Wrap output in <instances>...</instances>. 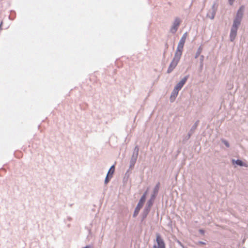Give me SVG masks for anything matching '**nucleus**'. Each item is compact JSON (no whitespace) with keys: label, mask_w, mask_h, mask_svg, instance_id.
<instances>
[{"label":"nucleus","mask_w":248,"mask_h":248,"mask_svg":"<svg viewBox=\"0 0 248 248\" xmlns=\"http://www.w3.org/2000/svg\"><path fill=\"white\" fill-rule=\"evenodd\" d=\"M148 190H147L145 192L143 193V194L142 195V196L140 197V201L137 205L134 213L133 214V217H136L139 214V213L140 210V209L142 207L145 200H146V197L147 193Z\"/></svg>","instance_id":"1"},{"label":"nucleus","mask_w":248,"mask_h":248,"mask_svg":"<svg viewBox=\"0 0 248 248\" xmlns=\"http://www.w3.org/2000/svg\"><path fill=\"white\" fill-rule=\"evenodd\" d=\"M245 7L244 5H241L237 11L236 16L233 20V22L237 23L239 24H241L242 18L243 16L244 12L245 11Z\"/></svg>","instance_id":"2"},{"label":"nucleus","mask_w":248,"mask_h":248,"mask_svg":"<svg viewBox=\"0 0 248 248\" xmlns=\"http://www.w3.org/2000/svg\"><path fill=\"white\" fill-rule=\"evenodd\" d=\"M240 25V24L233 22L232 26L231 28L230 33V41L231 42H233L234 40L235 37L237 35L238 26Z\"/></svg>","instance_id":"3"},{"label":"nucleus","mask_w":248,"mask_h":248,"mask_svg":"<svg viewBox=\"0 0 248 248\" xmlns=\"http://www.w3.org/2000/svg\"><path fill=\"white\" fill-rule=\"evenodd\" d=\"M199 121L197 120L194 124L192 125L191 128H190L189 131L188 132L187 135L186 136L184 139H183V142L185 143L186 141H187L191 137V135L194 133L195 130L196 129L199 124Z\"/></svg>","instance_id":"4"},{"label":"nucleus","mask_w":248,"mask_h":248,"mask_svg":"<svg viewBox=\"0 0 248 248\" xmlns=\"http://www.w3.org/2000/svg\"><path fill=\"white\" fill-rule=\"evenodd\" d=\"M180 60V58H177L175 56H174L172 60L171 61L170 63V65L167 69V73L168 74L170 73L176 67L179 61Z\"/></svg>","instance_id":"5"},{"label":"nucleus","mask_w":248,"mask_h":248,"mask_svg":"<svg viewBox=\"0 0 248 248\" xmlns=\"http://www.w3.org/2000/svg\"><path fill=\"white\" fill-rule=\"evenodd\" d=\"M156 242L157 245H154L153 248H165L164 241L161 237L160 234L157 233L156 236Z\"/></svg>","instance_id":"6"},{"label":"nucleus","mask_w":248,"mask_h":248,"mask_svg":"<svg viewBox=\"0 0 248 248\" xmlns=\"http://www.w3.org/2000/svg\"><path fill=\"white\" fill-rule=\"evenodd\" d=\"M115 171V166L114 165H112L109 168L107 174L106 176L104 183L105 184H107L110 181V179L112 178L113 174L114 173Z\"/></svg>","instance_id":"7"},{"label":"nucleus","mask_w":248,"mask_h":248,"mask_svg":"<svg viewBox=\"0 0 248 248\" xmlns=\"http://www.w3.org/2000/svg\"><path fill=\"white\" fill-rule=\"evenodd\" d=\"M181 23V21L179 18L176 17L172 24V26H171L170 31L172 33L174 34L177 31L178 27L180 25Z\"/></svg>","instance_id":"8"},{"label":"nucleus","mask_w":248,"mask_h":248,"mask_svg":"<svg viewBox=\"0 0 248 248\" xmlns=\"http://www.w3.org/2000/svg\"><path fill=\"white\" fill-rule=\"evenodd\" d=\"M183 48L184 46L178 45L176 50L174 54V56L181 59L183 53Z\"/></svg>","instance_id":"9"},{"label":"nucleus","mask_w":248,"mask_h":248,"mask_svg":"<svg viewBox=\"0 0 248 248\" xmlns=\"http://www.w3.org/2000/svg\"><path fill=\"white\" fill-rule=\"evenodd\" d=\"M180 90L177 89L176 88L174 87L173 91H172L171 93V95L170 96V101L171 102H173L174 101L175 99H176V97L178 94L179 91Z\"/></svg>","instance_id":"10"},{"label":"nucleus","mask_w":248,"mask_h":248,"mask_svg":"<svg viewBox=\"0 0 248 248\" xmlns=\"http://www.w3.org/2000/svg\"><path fill=\"white\" fill-rule=\"evenodd\" d=\"M232 162L233 164H236L237 166H239L240 167L246 166V164L244 162H243L240 159L235 160L234 159H232Z\"/></svg>","instance_id":"11"},{"label":"nucleus","mask_w":248,"mask_h":248,"mask_svg":"<svg viewBox=\"0 0 248 248\" xmlns=\"http://www.w3.org/2000/svg\"><path fill=\"white\" fill-rule=\"evenodd\" d=\"M137 158L131 156L130 160L129 169H133L135 166Z\"/></svg>","instance_id":"12"},{"label":"nucleus","mask_w":248,"mask_h":248,"mask_svg":"<svg viewBox=\"0 0 248 248\" xmlns=\"http://www.w3.org/2000/svg\"><path fill=\"white\" fill-rule=\"evenodd\" d=\"M139 147L138 145H136L133 150V154L131 156L136 157L138 158L139 155Z\"/></svg>","instance_id":"13"},{"label":"nucleus","mask_w":248,"mask_h":248,"mask_svg":"<svg viewBox=\"0 0 248 248\" xmlns=\"http://www.w3.org/2000/svg\"><path fill=\"white\" fill-rule=\"evenodd\" d=\"M216 12H215V10H211L207 14V16H208L211 19H213L216 15Z\"/></svg>","instance_id":"14"},{"label":"nucleus","mask_w":248,"mask_h":248,"mask_svg":"<svg viewBox=\"0 0 248 248\" xmlns=\"http://www.w3.org/2000/svg\"><path fill=\"white\" fill-rule=\"evenodd\" d=\"M149 212L143 210L141 213V221H143L147 217Z\"/></svg>","instance_id":"15"},{"label":"nucleus","mask_w":248,"mask_h":248,"mask_svg":"<svg viewBox=\"0 0 248 248\" xmlns=\"http://www.w3.org/2000/svg\"><path fill=\"white\" fill-rule=\"evenodd\" d=\"M160 187V183H158L155 186L153 193L157 194Z\"/></svg>","instance_id":"16"},{"label":"nucleus","mask_w":248,"mask_h":248,"mask_svg":"<svg viewBox=\"0 0 248 248\" xmlns=\"http://www.w3.org/2000/svg\"><path fill=\"white\" fill-rule=\"evenodd\" d=\"M189 77V76L188 75L184 77L180 81V83H181L182 85H184L186 82L187 80L188 79Z\"/></svg>","instance_id":"17"},{"label":"nucleus","mask_w":248,"mask_h":248,"mask_svg":"<svg viewBox=\"0 0 248 248\" xmlns=\"http://www.w3.org/2000/svg\"><path fill=\"white\" fill-rule=\"evenodd\" d=\"M202 48L201 46H200L198 48V49L196 53V54L195 56V59H197L200 56V55L201 54V53L202 52Z\"/></svg>","instance_id":"18"},{"label":"nucleus","mask_w":248,"mask_h":248,"mask_svg":"<svg viewBox=\"0 0 248 248\" xmlns=\"http://www.w3.org/2000/svg\"><path fill=\"white\" fill-rule=\"evenodd\" d=\"M217 6L218 5L217 3L214 2L212 6L211 10H215V12H216L217 9Z\"/></svg>","instance_id":"19"},{"label":"nucleus","mask_w":248,"mask_h":248,"mask_svg":"<svg viewBox=\"0 0 248 248\" xmlns=\"http://www.w3.org/2000/svg\"><path fill=\"white\" fill-rule=\"evenodd\" d=\"M203 60H204V56L203 55H201L200 59V67L201 68H202L203 65Z\"/></svg>","instance_id":"20"},{"label":"nucleus","mask_w":248,"mask_h":248,"mask_svg":"<svg viewBox=\"0 0 248 248\" xmlns=\"http://www.w3.org/2000/svg\"><path fill=\"white\" fill-rule=\"evenodd\" d=\"M222 142L228 148L230 147V144L227 140L225 139H221Z\"/></svg>","instance_id":"21"},{"label":"nucleus","mask_w":248,"mask_h":248,"mask_svg":"<svg viewBox=\"0 0 248 248\" xmlns=\"http://www.w3.org/2000/svg\"><path fill=\"white\" fill-rule=\"evenodd\" d=\"M154 201H152V200H151L150 199H149L147 202V203H146V204L148 206H150L151 207H152V206H153V204H154Z\"/></svg>","instance_id":"22"},{"label":"nucleus","mask_w":248,"mask_h":248,"mask_svg":"<svg viewBox=\"0 0 248 248\" xmlns=\"http://www.w3.org/2000/svg\"><path fill=\"white\" fill-rule=\"evenodd\" d=\"M183 85L181 83H180V82L179 81L177 84L175 86V88H176L177 89H178V90H180L182 87H183Z\"/></svg>","instance_id":"23"},{"label":"nucleus","mask_w":248,"mask_h":248,"mask_svg":"<svg viewBox=\"0 0 248 248\" xmlns=\"http://www.w3.org/2000/svg\"><path fill=\"white\" fill-rule=\"evenodd\" d=\"M157 195V194H155L154 193H153L151 194L150 198L149 199L151 200H152L153 201H155V200Z\"/></svg>","instance_id":"24"},{"label":"nucleus","mask_w":248,"mask_h":248,"mask_svg":"<svg viewBox=\"0 0 248 248\" xmlns=\"http://www.w3.org/2000/svg\"><path fill=\"white\" fill-rule=\"evenodd\" d=\"M151 209V207L147 205L146 204L145 205V206L144 207V208L143 209V210L147 211L149 212H150Z\"/></svg>","instance_id":"25"},{"label":"nucleus","mask_w":248,"mask_h":248,"mask_svg":"<svg viewBox=\"0 0 248 248\" xmlns=\"http://www.w3.org/2000/svg\"><path fill=\"white\" fill-rule=\"evenodd\" d=\"M185 42H186L185 40H184L183 39H180V41H179V42L178 45H182V46H184Z\"/></svg>","instance_id":"26"},{"label":"nucleus","mask_w":248,"mask_h":248,"mask_svg":"<svg viewBox=\"0 0 248 248\" xmlns=\"http://www.w3.org/2000/svg\"><path fill=\"white\" fill-rule=\"evenodd\" d=\"M187 34L186 32L184 33L183 34V35H182V37L181 38V39H183L186 41V37H187Z\"/></svg>","instance_id":"27"},{"label":"nucleus","mask_w":248,"mask_h":248,"mask_svg":"<svg viewBox=\"0 0 248 248\" xmlns=\"http://www.w3.org/2000/svg\"><path fill=\"white\" fill-rule=\"evenodd\" d=\"M235 0H228L229 3L230 5H232Z\"/></svg>","instance_id":"28"},{"label":"nucleus","mask_w":248,"mask_h":248,"mask_svg":"<svg viewBox=\"0 0 248 248\" xmlns=\"http://www.w3.org/2000/svg\"><path fill=\"white\" fill-rule=\"evenodd\" d=\"M199 232H200V233L203 234L205 232V231L202 229H200L199 230Z\"/></svg>","instance_id":"29"},{"label":"nucleus","mask_w":248,"mask_h":248,"mask_svg":"<svg viewBox=\"0 0 248 248\" xmlns=\"http://www.w3.org/2000/svg\"><path fill=\"white\" fill-rule=\"evenodd\" d=\"M178 244L180 246H181L183 248H185L184 246L182 244V243L180 241H178Z\"/></svg>","instance_id":"30"},{"label":"nucleus","mask_w":248,"mask_h":248,"mask_svg":"<svg viewBox=\"0 0 248 248\" xmlns=\"http://www.w3.org/2000/svg\"><path fill=\"white\" fill-rule=\"evenodd\" d=\"M199 243H200V244H202V245H204V244H205V242H202V241H200V242H199Z\"/></svg>","instance_id":"31"},{"label":"nucleus","mask_w":248,"mask_h":248,"mask_svg":"<svg viewBox=\"0 0 248 248\" xmlns=\"http://www.w3.org/2000/svg\"><path fill=\"white\" fill-rule=\"evenodd\" d=\"M2 24V22H1V23L0 24V30H1L2 29V28H1Z\"/></svg>","instance_id":"32"},{"label":"nucleus","mask_w":248,"mask_h":248,"mask_svg":"<svg viewBox=\"0 0 248 248\" xmlns=\"http://www.w3.org/2000/svg\"><path fill=\"white\" fill-rule=\"evenodd\" d=\"M128 171H129V170H127L125 174H126L128 172Z\"/></svg>","instance_id":"33"}]
</instances>
